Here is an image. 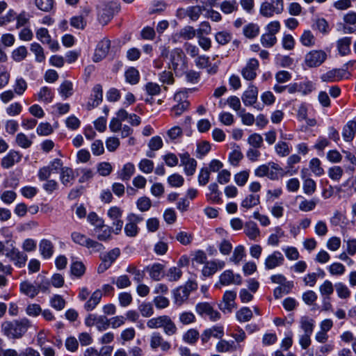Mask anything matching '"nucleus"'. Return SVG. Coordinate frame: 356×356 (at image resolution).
I'll return each mask as SVG.
<instances>
[{
    "label": "nucleus",
    "instance_id": "obj_62",
    "mask_svg": "<svg viewBox=\"0 0 356 356\" xmlns=\"http://www.w3.org/2000/svg\"><path fill=\"white\" fill-rule=\"evenodd\" d=\"M318 200L312 199L310 200H304L299 204V209L304 212L314 210L317 204Z\"/></svg>",
    "mask_w": 356,
    "mask_h": 356
},
{
    "label": "nucleus",
    "instance_id": "obj_56",
    "mask_svg": "<svg viewBox=\"0 0 356 356\" xmlns=\"http://www.w3.org/2000/svg\"><path fill=\"white\" fill-rule=\"evenodd\" d=\"M166 315L150 318L147 322V326L150 329L162 328Z\"/></svg>",
    "mask_w": 356,
    "mask_h": 356
},
{
    "label": "nucleus",
    "instance_id": "obj_44",
    "mask_svg": "<svg viewBox=\"0 0 356 356\" xmlns=\"http://www.w3.org/2000/svg\"><path fill=\"white\" fill-rule=\"evenodd\" d=\"M327 269L330 274L333 276H341L346 272L345 266L339 262L332 263L327 266Z\"/></svg>",
    "mask_w": 356,
    "mask_h": 356
},
{
    "label": "nucleus",
    "instance_id": "obj_13",
    "mask_svg": "<svg viewBox=\"0 0 356 356\" xmlns=\"http://www.w3.org/2000/svg\"><path fill=\"white\" fill-rule=\"evenodd\" d=\"M219 282L222 286L240 285L242 283V277L239 274H234L232 270H225L220 275Z\"/></svg>",
    "mask_w": 356,
    "mask_h": 356
},
{
    "label": "nucleus",
    "instance_id": "obj_34",
    "mask_svg": "<svg viewBox=\"0 0 356 356\" xmlns=\"http://www.w3.org/2000/svg\"><path fill=\"white\" fill-rule=\"evenodd\" d=\"M245 233L251 240H255L260 234L257 225L252 221L248 222L245 225Z\"/></svg>",
    "mask_w": 356,
    "mask_h": 356
},
{
    "label": "nucleus",
    "instance_id": "obj_36",
    "mask_svg": "<svg viewBox=\"0 0 356 356\" xmlns=\"http://www.w3.org/2000/svg\"><path fill=\"white\" fill-rule=\"evenodd\" d=\"M220 8L224 14L229 15L238 10V4L235 0H225L220 4Z\"/></svg>",
    "mask_w": 356,
    "mask_h": 356
},
{
    "label": "nucleus",
    "instance_id": "obj_1",
    "mask_svg": "<svg viewBox=\"0 0 356 356\" xmlns=\"http://www.w3.org/2000/svg\"><path fill=\"white\" fill-rule=\"evenodd\" d=\"M31 326L27 318L13 321H6L1 325V330L4 335L12 339L22 338Z\"/></svg>",
    "mask_w": 356,
    "mask_h": 356
},
{
    "label": "nucleus",
    "instance_id": "obj_60",
    "mask_svg": "<svg viewBox=\"0 0 356 356\" xmlns=\"http://www.w3.org/2000/svg\"><path fill=\"white\" fill-rule=\"evenodd\" d=\"M199 332L195 329L188 330L183 336V339L185 342L194 344L199 339Z\"/></svg>",
    "mask_w": 356,
    "mask_h": 356
},
{
    "label": "nucleus",
    "instance_id": "obj_30",
    "mask_svg": "<svg viewBox=\"0 0 356 356\" xmlns=\"http://www.w3.org/2000/svg\"><path fill=\"white\" fill-rule=\"evenodd\" d=\"M135 170V166L132 163H127L118 172V177L122 181H128L134 175Z\"/></svg>",
    "mask_w": 356,
    "mask_h": 356
},
{
    "label": "nucleus",
    "instance_id": "obj_24",
    "mask_svg": "<svg viewBox=\"0 0 356 356\" xmlns=\"http://www.w3.org/2000/svg\"><path fill=\"white\" fill-rule=\"evenodd\" d=\"M356 134V121L350 120L343 128L342 136L345 141L350 142L353 140Z\"/></svg>",
    "mask_w": 356,
    "mask_h": 356
},
{
    "label": "nucleus",
    "instance_id": "obj_16",
    "mask_svg": "<svg viewBox=\"0 0 356 356\" xmlns=\"http://www.w3.org/2000/svg\"><path fill=\"white\" fill-rule=\"evenodd\" d=\"M103 99L102 87L99 84L95 85L92 88V92L87 104L88 110H91L99 106Z\"/></svg>",
    "mask_w": 356,
    "mask_h": 356
},
{
    "label": "nucleus",
    "instance_id": "obj_22",
    "mask_svg": "<svg viewBox=\"0 0 356 356\" xmlns=\"http://www.w3.org/2000/svg\"><path fill=\"white\" fill-rule=\"evenodd\" d=\"M270 280L272 283L279 285L280 289L282 288L284 289H291L294 287L293 282L288 280L284 275L280 273L271 275Z\"/></svg>",
    "mask_w": 356,
    "mask_h": 356
},
{
    "label": "nucleus",
    "instance_id": "obj_42",
    "mask_svg": "<svg viewBox=\"0 0 356 356\" xmlns=\"http://www.w3.org/2000/svg\"><path fill=\"white\" fill-rule=\"evenodd\" d=\"M300 327L304 334H312L314 327V321L308 316H302L300 321Z\"/></svg>",
    "mask_w": 356,
    "mask_h": 356
},
{
    "label": "nucleus",
    "instance_id": "obj_63",
    "mask_svg": "<svg viewBox=\"0 0 356 356\" xmlns=\"http://www.w3.org/2000/svg\"><path fill=\"white\" fill-rule=\"evenodd\" d=\"M71 238L74 243L85 247L89 238L79 232H73L71 234Z\"/></svg>",
    "mask_w": 356,
    "mask_h": 356
},
{
    "label": "nucleus",
    "instance_id": "obj_17",
    "mask_svg": "<svg viewBox=\"0 0 356 356\" xmlns=\"http://www.w3.org/2000/svg\"><path fill=\"white\" fill-rule=\"evenodd\" d=\"M150 347L152 349L160 348L163 351H168L170 347V343L165 341L159 332H153L150 337Z\"/></svg>",
    "mask_w": 356,
    "mask_h": 356
},
{
    "label": "nucleus",
    "instance_id": "obj_23",
    "mask_svg": "<svg viewBox=\"0 0 356 356\" xmlns=\"http://www.w3.org/2000/svg\"><path fill=\"white\" fill-rule=\"evenodd\" d=\"M209 193L206 194L208 201L212 203L221 204L222 202L220 197L221 193L218 190V186L216 183H212L209 186Z\"/></svg>",
    "mask_w": 356,
    "mask_h": 356
},
{
    "label": "nucleus",
    "instance_id": "obj_54",
    "mask_svg": "<svg viewBox=\"0 0 356 356\" xmlns=\"http://www.w3.org/2000/svg\"><path fill=\"white\" fill-rule=\"evenodd\" d=\"M15 142L18 146L24 149L30 147L33 143L32 140L23 133L17 134Z\"/></svg>",
    "mask_w": 356,
    "mask_h": 356
},
{
    "label": "nucleus",
    "instance_id": "obj_45",
    "mask_svg": "<svg viewBox=\"0 0 356 356\" xmlns=\"http://www.w3.org/2000/svg\"><path fill=\"white\" fill-rule=\"evenodd\" d=\"M126 81L130 84L134 85L138 83L140 74L138 71L134 67H130L125 72Z\"/></svg>",
    "mask_w": 356,
    "mask_h": 356
},
{
    "label": "nucleus",
    "instance_id": "obj_48",
    "mask_svg": "<svg viewBox=\"0 0 356 356\" xmlns=\"http://www.w3.org/2000/svg\"><path fill=\"white\" fill-rule=\"evenodd\" d=\"M259 33V26L253 23H250L243 28V34L246 38H254Z\"/></svg>",
    "mask_w": 356,
    "mask_h": 356
},
{
    "label": "nucleus",
    "instance_id": "obj_5",
    "mask_svg": "<svg viewBox=\"0 0 356 356\" xmlns=\"http://www.w3.org/2000/svg\"><path fill=\"white\" fill-rule=\"evenodd\" d=\"M127 222L124 227L125 234L129 237H135L139 232L137 225L143 220V218L135 213H129L127 217Z\"/></svg>",
    "mask_w": 356,
    "mask_h": 356
},
{
    "label": "nucleus",
    "instance_id": "obj_31",
    "mask_svg": "<svg viewBox=\"0 0 356 356\" xmlns=\"http://www.w3.org/2000/svg\"><path fill=\"white\" fill-rule=\"evenodd\" d=\"M102 298L101 291H95L89 297V299L86 302L84 308L87 311H91L95 308L99 304Z\"/></svg>",
    "mask_w": 356,
    "mask_h": 356
},
{
    "label": "nucleus",
    "instance_id": "obj_55",
    "mask_svg": "<svg viewBox=\"0 0 356 356\" xmlns=\"http://www.w3.org/2000/svg\"><path fill=\"white\" fill-rule=\"evenodd\" d=\"M203 10V7L200 6H190L187 8L186 13L192 21H197Z\"/></svg>",
    "mask_w": 356,
    "mask_h": 356
},
{
    "label": "nucleus",
    "instance_id": "obj_46",
    "mask_svg": "<svg viewBox=\"0 0 356 356\" xmlns=\"http://www.w3.org/2000/svg\"><path fill=\"white\" fill-rule=\"evenodd\" d=\"M31 51L35 54V60L38 63H42L45 60V56L44 54V49L42 47L37 43L33 42L31 44Z\"/></svg>",
    "mask_w": 356,
    "mask_h": 356
},
{
    "label": "nucleus",
    "instance_id": "obj_58",
    "mask_svg": "<svg viewBox=\"0 0 356 356\" xmlns=\"http://www.w3.org/2000/svg\"><path fill=\"white\" fill-rule=\"evenodd\" d=\"M264 139L259 134L254 133L248 138V143L254 148H260L263 145Z\"/></svg>",
    "mask_w": 356,
    "mask_h": 356
},
{
    "label": "nucleus",
    "instance_id": "obj_2",
    "mask_svg": "<svg viewBox=\"0 0 356 356\" xmlns=\"http://www.w3.org/2000/svg\"><path fill=\"white\" fill-rule=\"evenodd\" d=\"M187 67V58L183 50L180 48L174 49L170 54V68L178 74L185 72Z\"/></svg>",
    "mask_w": 356,
    "mask_h": 356
},
{
    "label": "nucleus",
    "instance_id": "obj_59",
    "mask_svg": "<svg viewBox=\"0 0 356 356\" xmlns=\"http://www.w3.org/2000/svg\"><path fill=\"white\" fill-rule=\"evenodd\" d=\"M97 171L99 175L107 177L113 171V167L108 162H101L97 165Z\"/></svg>",
    "mask_w": 356,
    "mask_h": 356
},
{
    "label": "nucleus",
    "instance_id": "obj_7",
    "mask_svg": "<svg viewBox=\"0 0 356 356\" xmlns=\"http://www.w3.org/2000/svg\"><path fill=\"white\" fill-rule=\"evenodd\" d=\"M36 38L42 44H48L52 51H57L59 48V44L57 40L51 39L49 31L46 28H40L35 32Z\"/></svg>",
    "mask_w": 356,
    "mask_h": 356
},
{
    "label": "nucleus",
    "instance_id": "obj_29",
    "mask_svg": "<svg viewBox=\"0 0 356 356\" xmlns=\"http://www.w3.org/2000/svg\"><path fill=\"white\" fill-rule=\"evenodd\" d=\"M276 154L280 157H286L292 151V146L286 141L279 140L274 147Z\"/></svg>",
    "mask_w": 356,
    "mask_h": 356
},
{
    "label": "nucleus",
    "instance_id": "obj_52",
    "mask_svg": "<svg viewBox=\"0 0 356 356\" xmlns=\"http://www.w3.org/2000/svg\"><path fill=\"white\" fill-rule=\"evenodd\" d=\"M309 168L316 176L320 177L324 174V170L321 167V162L318 158L312 159L309 162Z\"/></svg>",
    "mask_w": 356,
    "mask_h": 356
},
{
    "label": "nucleus",
    "instance_id": "obj_50",
    "mask_svg": "<svg viewBox=\"0 0 356 356\" xmlns=\"http://www.w3.org/2000/svg\"><path fill=\"white\" fill-rule=\"evenodd\" d=\"M260 41L263 47L270 48L277 43V40L276 35L265 33L261 36Z\"/></svg>",
    "mask_w": 356,
    "mask_h": 356
},
{
    "label": "nucleus",
    "instance_id": "obj_8",
    "mask_svg": "<svg viewBox=\"0 0 356 356\" xmlns=\"http://www.w3.org/2000/svg\"><path fill=\"white\" fill-rule=\"evenodd\" d=\"M284 257L280 251H274L267 256L264 261L265 269L273 270L283 265Z\"/></svg>",
    "mask_w": 356,
    "mask_h": 356
},
{
    "label": "nucleus",
    "instance_id": "obj_40",
    "mask_svg": "<svg viewBox=\"0 0 356 356\" xmlns=\"http://www.w3.org/2000/svg\"><path fill=\"white\" fill-rule=\"evenodd\" d=\"M58 92L63 99H67L73 94V85L70 81H63L59 88Z\"/></svg>",
    "mask_w": 356,
    "mask_h": 356
},
{
    "label": "nucleus",
    "instance_id": "obj_33",
    "mask_svg": "<svg viewBox=\"0 0 356 356\" xmlns=\"http://www.w3.org/2000/svg\"><path fill=\"white\" fill-rule=\"evenodd\" d=\"M236 350L234 341L220 340L216 344V350L219 353L233 352Z\"/></svg>",
    "mask_w": 356,
    "mask_h": 356
},
{
    "label": "nucleus",
    "instance_id": "obj_37",
    "mask_svg": "<svg viewBox=\"0 0 356 356\" xmlns=\"http://www.w3.org/2000/svg\"><path fill=\"white\" fill-rule=\"evenodd\" d=\"M147 269L150 277L154 280H159L163 275V265L161 264H154Z\"/></svg>",
    "mask_w": 356,
    "mask_h": 356
},
{
    "label": "nucleus",
    "instance_id": "obj_32",
    "mask_svg": "<svg viewBox=\"0 0 356 356\" xmlns=\"http://www.w3.org/2000/svg\"><path fill=\"white\" fill-rule=\"evenodd\" d=\"M316 41V38L310 30H305L300 37V43L306 47H314Z\"/></svg>",
    "mask_w": 356,
    "mask_h": 356
},
{
    "label": "nucleus",
    "instance_id": "obj_49",
    "mask_svg": "<svg viewBox=\"0 0 356 356\" xmlns=\"http://www.w3.org/2000/svg\"><path fill=\"white\" fill-rule=\"evenodd\" d=\"M243 158V155L240 149L239 146L236 145L229 155V161L233 166H237L240 161Z\"/></svg>",
    "mask_w": 356,
    "mask_h": 356
},
{
    "label": "nucleus",
    "instance_id": "obj_47",
    "mask_svg": "<svg viewBox=\"0 0 356 356\" xmlns=\"http://www.w3.org/2000/svg\"><path fill=\"white\" fill-rule=\"evenodd\" d=\"M139 170L145 174H150L153 172L154 168V162L148 159H143L138 163Z\"/></svg>",
    "mask_w": 356,
    "mask_h": 356
},
{
    "label": "nucleus",
    "instance_id": "obj_14",
    "mask_svg": "<svg viewBox=\"0 0 356 356\" xmlns=\"http://www.w3.org/2000/svg\"><path fill=\"white\" fill-rule=\"evenodd\" d=\"M181 165L184 166V172L186 175H194L197 168V161L191 158L188 152L179 154Z\"/></svg>",
    "mask_w": 356,
    "mask_h": 356
},
{
    "label": "nucleus",
    "instance_id": "obj_28",
    "mask_svg": "<svg viewBox=\"0 0 356 356\" xmlns=\"http://www.w3.org/2000/svg\"><path fill=\"white\" fill-rule=\"evenodd\" d=\"M74 179L75 177L74 170L71 168L64 167L61 168L60 172V179L64 186H69L72 185Z\"/></svg>",
    "mask_w": 356,
    "mask_h": 356
},
{
    "label": "nucleus",
    "instance_id": "obj_26",
    "mask_svg": "<svg viewBox=\"0 0 356 356\" xmlns=\"http://www.w3.org/2000/svg\"><path fill=\"white\" fill-rule=\"evenodd\" d=\"M352 39L350 37H344L337 41V48L341 56L348 55L350 53V44Z\"/></svg>",
    "mask_w": 356,
    "mask_h": 356
},
{
    "label": "nucleus",
    "instance_id": "obj_12",
    "mask_svg": "<svg viewBox=\"0 0 356 356\" xmlns=\"http://www.w3.org/2000/svg\"><path fill=\"white\" fill-rule=\"evenodd\" d=\"M196 312L202 316L205 315L209 316L213 321H216L220 318V314L218 311L214 310L207 302L197 304L196 305Z\"/></svg>",
    "mask_w": 356,
    "mask_h": 356
},
{
    "label": "nucleus",
    "instance_id": "obj_61",
    "mask_svg": "<svg viewBox=\"0 0 356 356\" xmlns=\"http://www.w3.org/2000/svg\"><path fill=\"white\" fill-rule=\"evenodd\" d=\"M28 51L24 46L19 47L15 49L12 53V58L16 62L23 60L27 56Z\"/></svg>",
    "mask_w": 356,
    "mask_h": 356
},
{
    "label": "nucleus",
    "instance_id": "obj_38",
    "mask_svg": "<svg viewBox=\"0 0 356 356\" xmlns=\"http://www.w3.org/2000/svg\"><path fill=\"white\" fill-rule=\"evenodd\" d=\"M253 316L252 310L246 307L241 308L236 313V319L241 323H245L250 321Z\"/></svg>",
    "mask_w": 356,
    "mask_h": 356
},
{
    "label": "nucleus",
    "instance_id": "obj_6",
    "mask_svg": "<svg viewBox=\"0 0 356 356\" xmlns=\"http://www.w3.org/2000/svg\"><path fill=\"white\" fill-rule=\"evenodd\" d=\"M236 294L234 291H227L219 304L220 309L224 313H231L233 309L237 307L235 299Z\"/></svg>",
    "mask_w": 356,
    "mask_h": 356
},
{
    "label": "nucleus",
    "instance_id": "obj_19",
    "mask_svg": "<svg viewBox=\"0 0 356 356\" xmlns=\"http://www.w3.org/2000/svg\"><path fill=\"white\" fill-rule=\"evenodd\" d=\"M197 36L196 30L191 26H186L181 29L179 33L174 34L172 39L174 42H177L180 39L189 40Z\"/></svg>",
    "mask_w": 356,
    "mask_h": 356
},
{
    "label": "nucleus",
    "instance_id": "obj_25",
    "mask_svg": "<svg viewBox=\"0 0 356 356\" xmlns=\"http://www.w3.org/2000/svg\"><path fill=\"white\" fill-rule=\"evenodd\" d=\"M258 90L254 86H250L242 95V101L243 104L248 106L254 104L257 99Z\"/></svg>",
    "mask_w": 356,
    "mask_h": 356
},
{
    "label": "nucleus",
    "instance_id": "obj_20",
    "mask_svg": "<svg viewBox=\"0 0 356 356\" xmlns=\"http://www.w3.org/2000/svg\"><path fill=\"white\" fill-rule=\"evenodd\" d=\"M39 251L43 259H49L54 254V245L50 240L43 238L40 241Z\"/></svg>",
    "mask_w": 356,
    "mask_h": 356
},
{
    "label": "nucleus",
    "instance_id": "obj_64",
    "mask_svg": "<svg viewBox=\"0 0 356 356\" xmlns=\"http://www.w3.org/2000/svg\"><path fill=\"white\" fill-rule=\"evenodd\" d=\"M152 206V202L147 197H141L136 201V207L142 212L147 211Z\"/></svg>",
    "mask_w": 356,
    "mask_h": 356
},
{
    "label": "nucleus",
    "instance_id": "obj_15",
    "mask_svg": "<svg viewBox=\"0 0 356 356\" xmlns=\"http://www.w3.org/2000/svg\"><path fill=\"white\" fill-rule=\"evenodd\" d=\"M6 256L13 261L15 265L18 268H22L25 266L28 257L23 252H20L16 248H13L9 250Z\"/></svg>",
    "mask_w": 356,
    "mask_h": 356
},
{
    "label": "nucleus",
    "instance_id": "obj_57",
    "mask_svg": "<svg viewBox=\"0 0 356 356\" xmlns=\"http://www.w3.org/2000/svg\"><path fill=\"white\" fill-rule=\"evenodd\" d=\"M245 256V253L244 247L243 245H238L235 248L230 259L235 264H238Z\"/></svg>",
    "mask_w": 356,
    "mask_h": 356
},
{
    "label": "nucleus",
    "instance_id": "obj_11",
    "mask_svg": "<svg viewBox=\"0 0 356 356\" xmlns=\"http://www.w3.org/2000/svg\"><path fill=\"white\" fill-rule=\"evenodd\" d=\"M111 47V41L104 38L97 44L92 57V60L98 63L103 60L108 53Z\"/></svg>",
    "mask_w": 356,
    "mask_h": 356
},
{
    "label": "nucleus",
    "instance_id": "obj_35",
    "mask_svg": "<svg viewBox=\"0 0 356 356\" xmlns=\"http://www.w3.org/2000/svg\"><path fill=\"white\" fill-rule=\"evenodd\" d=\"M260 203V196L257 194H250L245 197L241 202V206L246 209H250Z\"/></svg>",
    "mask_w": 356,
    "mask_h": 356
},
{
    "label": "nucleus",
    "instance_id": "obj_27",
    "mask_svg": "<svg viewBox=\"0 0 356 356\" xmlns=\"http://www.w3.org/2000/svg\"><path fill=\"white\" fill-rule=\"evenodd\" d=\"M38 100L44 104H49L52 102L54 93L51 88L47 86H43L40 89L37 94Z\"/></svg>",
    "mask_w": 356,
    "mask_h": 356
},
{
    "label": "nucleus",
    "instance_id": "obj_43",
    "mask_svg": "<svg viewBox=\"0 0 356 356\" xmlns=\"http://www.w3.org/2000/svg\"><path fill=\"white\" fill-rule=\"evenodd\" d=\"M259 13L265 17H272L276 14V9L270 2L264 1L261 4Z\"/></svg>",
    "mask_w": 356,
    "mask_h": 356
},
{
    "label": "nucleus",
    "instance_id": "obj_39",
    "mask_svg": "<svg viewBox=\"0 0 356 356\" xmlns=\"http://www.w3.org/2000/svg\"><path fill=\"white\" fill-rule=\"evenodd\" d=\"M35 6L40 10L49 13L53 10L54 8V0H35Z\"/></svg>",
    "mask_w": 356,
    "mask_h": 356
},
{
    "label": "nucleus",
    "instance_id": "obj_9",
    "mask_svg": "<svg viewBox=\"0 0 356 356\" xmlns=\"http://www.w3.org/2000/svg\"><path fill=\"white\" fill-rule=\"evenodd\" d=\"M259 63L257 59H249L245 66L241 70V74L243 79L248 81L254 80L257 76V72L259 69Z\"/></svg>",
    "mask_w": 356,
    "mask_h": 356
},
{
    "label": "nucleus",
    "instance_id": "obj_21",
    "mask_svg": "<svg viewBox=\"0 0 356 356\" xmlns=\"http://www.w3.org/2000/svg\"><path fill=\"white\" fill-rule=\"evenodd\" d=\"M94 232L97 238L100 241H108L112 238V227L104 224L94 228Z\"/></svg>",
    "mask_w": 356,
    "mask_h": 356
},
{
    "label": "nucleus",
    "instance_id": "obj_41",
    "mask_svg": "<svg viewBox=\"0 0 356 356\" xmlns=\"http://www.w3.org/2000/svg\"><path fill=\"white\" fill-rule=\"evenodd\" d=\"M164 333L168 336H172L177 333V327L170 316H166L162 327Z\"/></svg>",
    "mask_w": 356,
    "mask_h": 356
},
{
    "label": "nucleus",
    "instance_id": "obj_51",
    "mask_svg": "<svg viewBox=\"0 0 356 356\" xmlns=\"http://www.w3.org/2000/svg\"><path fill=\"white\" fill-rule=\"evenodd\" d=\"M176 239L183 245H190L193 239V234L184 231H181L176 235Z\"/></svg>",
    "mask_w": 356,
    "mask_h": 356
},
{
    "label": "nucleus",
    "instance_id": "obj_18",
    "mask_svg": "<svg viewBox=\"0 0 356 356\" xmlns=\"http://www.w3.org/2000/svg\"><path fill=\"white\" fill-rule=\"evenodd\" d=\"M22 155L17 151L10 150L2 159L1 165L3 168L8 169L19 163Z\"/></svg>",
    "mask_w": 356,
    "mask_h": 356
},
{
    "label": "nucleus",
    "instance_id": "obj_53",
    "mask_svg": "<svg viewBox=\"0 0 356 356\" xmlns=\"http://www.w3.org/2000/svg\"><path fill=\"white\" fill-rule=\"evenodd\" d=\"M232 35L228 31H219L215 35L216 41L221 45H225L228 44L232 40Z\"/></svg>",
    "mask_w": 356,
    "mask_h": 356
},
{
    "label": "nucleus",
    "instance_id": "obj_4",
    "mask_svg": "<svg viewBox=\"0 0 356 356\" xmlns=\"http://www.w3.org/2000/svg\"><path fill=\"white\" fill-rule=\"evenodd\" d=\"M187 98V94L184 92L175 93L174 100L177 104L170 110L171 117L177 118L188 108L190 104Z\"/></svg>",
    "mask_w": 356,
    "mask_h": 356
},
{
    "label": "nucleus",
    "instance_id": "obj_10",
    "mask_svg": "<svg viewBox=\"0 0 356 356\" xmlns=\"http://www.w3.org/2000/svg\"><path fill=\"white\" fill-rule=\"evenodd\" d=\"M346 74L344 68H334L321 75L320 79L323 82L332 83L342 80Z\"/></svg>",
    "mask_w": 356,
    "mask_h": 356
},
{
    "label": "nucleus",
    "instance_id": "obj_3",
    "mask_svg": "<svg viewBox=\"0 0 356 356\" xmlns=\"http://www.w3.org/2000/svg\"><path fill=\"white\" fill-rule=\"evenodd\" d=\"M327 54L323 49H313L308 51L304 57V65L308 68H316L327 59Z\"/></svg>",
    "mask_w": 356,
    "mask_h": 356
}]
</instances>
